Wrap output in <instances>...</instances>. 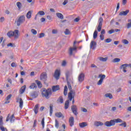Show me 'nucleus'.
<instances>
[{
  "instance_id": "1",
  "label": "nucleus",
  "mask_w": 131,
  "mask_h": 131,
  "mask_svg": "<svg viewBox=\"0 0 131 131\" xmlns=\"http://www.w3.org/2000/svg\"><path fill=\"white\" fill-rule=\"evenodd\" d=\"M122 120L121 119H115L113 120H111L110 121H107L104 123V125L107 126V127H111V126H114L115 123H121L122 122Z\"/></svg>"
},
{
  "instance_id": "2",
  "label": "nucleus",
  "mask_w": 131,
  "mask_h": 131,
  "mask_svg": "<svg viewBox=\"0 0 131 131\" xmlns=\"http://www.w3.org/2000/svg\"><path fill=\"white\" fill-rule=\"evenodd\" d=\"M68 86L69 90H70V92L68 94V99L70 101H72V99H73L75 96V91L72 90L71 84H70V82H68Z\"/></svg>"
},
{
  "instance_id": "3",
  "label": "nucleus",
  "mask_w": 131,
  "mask_h": 131,
  "mask_svg": "<svg viewBox=\"0 0 131 131\" xmlns=\"http://www.w3.org/2000/svg\"><path fill=\"white\" fill-rule=\"evenodd\" d=\"M41 95L42 97H45L46 99H49V98L52 96V90L51 89H43Z\"/></svg>"
},
{
  "instance_id": "4",
  "label": "nucleus",
  "mask_w": 131,
  "mask_h": 131,
  "mask_svg": "<svg viewBox=\"0 0 131 131\" xmlns=\"http://www.w3.org/2000/svg\"><path fill=\"white\" fill-rule=\"evenodd\" d=\"M25 22V16L21 15L19 16L17 20L16 21L17 26H20L22 23Z\"/></svg>"
},
{
  "instance_id": "5",
  "label": "nucleus",
  "mask_w": 131,
  "mask_h": 131,
  "mask_svg": "<svg viewBox=\"0 0 131 131\" xmlns=\"http://www.w3.org/2000/svg\"><path fill=\"white\" fill-rule=\"evenodd\" d=\"M61 76V70L60 69H56L54 72V77L58 80L60 78V76Z\"/></svg>"
},
{
  "instance_id": "6",
  "label": "nucleus",
  "mask_w": 131,
  "mask_h": 131,
  "mask_svg": "<svg viewBox=\"0 0 131 131\" xmlns=\"http://www.w3.org/2000/svg\"><path fill=\"white\" fill-rule=\"evenodd\" d=\"M40 80L43 81V82H46L47 81V79H48V75H47V73H42L40 76Z\"/></svg>"
},
{
  "instance_id": "7",
  "label": "nucleus",
  "mask_w": 131,
  "mask_h": 131,
  "mask_svg": "<svg viewBox=\"0 0 131 131\" xmlns=\"http://www.w3.org/2000/svg\"><path fill=\"white\" fill-rule=\"evenodd\" d=\"M103 22H104V19H103V18L100 17L99 19V25L97 27V31H98V32H100V31L102 30V25Z\"/></svg>"
},
{
  "instance_id": "8",
  "label": "nucleus",
  "mask_w": 131,
  "mask_h": 131,
  "mask_svg": "<svg viewBox=\"0 0 131 131\" xmlns=\"http://www.w3.org/2000/svg\"><path fill=\"white\" fill-rule=\"evenodd\" d=\"M76 41H74L73 46L74 48H70L69 49V55L71 56L73 54V51H76L77 50V47L75 46L76 44Z\"/></svg>"
},
{
  "instance_id": "9",
  "label": "nucleus",
  "mask_w": 131,
  "mask_h": 131,
  "mask_svg": "<svg viewBox=\"0 0 131 131\" xmlns=\"http://www.w3.org/2000/svg\"><path fill=\"white\" fill-rule=\"evenodd\" d=\"M71 110L74 115L77 116V114H78V113L77 112V106L75 105H72Z\"/></svg>"
},
{
  "instance_id": "10",
  "label": "nucleus",
  "mask_w": 131,
  "mask_h": 131,
  "mask_svg": "<svg viewBox=\"0 0 131 131\" xmlns=\"http://www.w3.org/2000/svg\"><path fill=\"white\" fill-rule=\"evenodd\" d=\"M16 100V103H19V108H20V109H22V108H23V100H22V98H17Z\"/></svg>"
},
{
  "instance_id": "11",
  "label": "nucleus",
  "mask_w": 131,
  "mask_h": 131,
  "mask_svg": "<svg viewBox=\"0 0 131 131\" xmlns=\"http://www.w3.org/2000/svg\"><path fill=\"white\" fill-rule=\"evenodd\" d=\"M78 80L79 82H82L84 80V74L81 73L78 77Z\"/></svg>"
},
{
  "instance_id": "12",
  "label": "nucleus",
  "mask_w": 131,
  "mask_h": 131,
  "mask_svg": "<svg viewBox=\"0 0 131 131\" xmlns=\"http://www.w3.org/2000/svg\"><path fill=\"white\" fill-rule=\"evenodd\" d=\"M96 48H97V42L95 41H91L90 43V49L95 50Z\"/></svg>"
},
{
  "instance_id": "13",
  "label": "nucleus",
  "mask_w": 131,
  "mask_h": 131,
  "mask_svg": "<svg viewBox=\"0 0 131 131\" xmlns=\"http://www.w3.org/2000/svg\"><path fill=\"white\" fill-rule=\"evenodd\" d=\"M127 67H128V64L127 63H125V64H122L120 67V69H123V71L124 73H126V68Z\"/></svg>"
},
{
  "instance_id": "14",
  "label": "nucleus",
  "mask_w": 131,
  "mask_h": 131,
  "mask_svg": "<svg viewBox=\"0 0 131 131\" xmlns=\"http://www.w3.org/2000/svg\"><path fill=\"white\" fill-rule=\"evenodd\" d=\"M69 122L70 126H73L74 125V117H71L69 119Z\"/></svg>"
},
{
  "instance_id": "15",
  "label": "nucleus",
  "mask_w": 131,
  "mask_h": 131,
  "mask_svg": "<svg viewBox=\"0 0 131 131\" xmlns=\"http://www.w3.org/2000/svg\"><path fill=\"white\" fill-rule=\"evenodd\" d=\"M52 92H55L57 91H60V86L58 85H53L52 87Z\"/></svg>"
},
{
  "instance_id": "16",
  "label": "nucleus",
  "mask_w": 131,
  "mask_h": 131,
  "mask_svg": "<svg viewBox=\"0 0 131 131\" xmlns=\"http://www.w3.org/2000/svg\"><path fill=\"white\" fill-rule=\"evenodd\" d=\"M129 13V10L127 9L125 11H121L119 13V16H126Z\"/></svg>"
},
{
  "instance_id": "17",
  "label": "nucleus",
  "mask_w": 131,
  "mask_h": 131,
  "mask_svg": "<svg viewBox=\"0 0 131 131\" xmlns=\"http://www.w3.org/2000/svg\"><path fill=\"white\" fill-rule=\"evenodd\" d=\"M55 116L56 117L58 118H64V116H63V114L61 112H57L55 114Z\"/></svg>"
},
{
  "instance_id": "18",
  "label": "nucleus",
  "mask_w": 131,
  "mask_h": 131,
  "mask_svg": "<svg viewBox=\"0 0 131 131\" xmlns=\"http://www.w3.org/2000/svg\"><path fill=\"white\" fill-rule=\"evenodd\" d=\"M79 125L81 128H83V127H85V126H88V122H83L82 123H79Z\"/></svg>"
},
{
  "instance_id": "19",
  "label": "nucleus",
  "mask_w": 131,
  "mask_h": 131,
  "mask_svg": "<svg viewBox=\"0 0 131 131\" xmlns=\"http://www.w3.org/2000/svg\"><path fill=\"white\" fill-rule=\"evenodd\" d=\"M14 34L13 36H14L15 39H17V38H18L19 36V30H14Z\"/></svg>"
},
{
  "instance_id": "20",
  "label": "nucleus",
  "mask_w": 131,
  "mask_h": 131,
  "mask_svg": "<svg viewBox=\"0 0 131 131\" xmlns=\"http://www.w3.org/2000/svg\"><path fill=\"white\" fill-rule=\"evenodd\" d=\"M94 125L95 126H102L104 125V123L101 121H95L94 122Z\"/></svg>"
},
{
  "instance_id": "21",
  "label": "nucleus",
  "mask_w": 131,
  "mask_h": 131,
  "mask_svg": "<svg viewBox=\"0 0 131 131\" xmlns=\"http://www.w3.org/2000/svg\"><path fill=\"white\" fill-rule=\"evenodd\" d=\"M11 98H12V94H9L6 97V101L5 102V104H9L10 100H11Z\"/></svg>"
},
{
  "instance_id": "22",
  "label": "nucleus",
  "mask_w": 131,
  "mask_h": 131,
  "mask_svg": "<svg viewBox=\"0 0 131 131\" xmlns=\"http://www.w3.org/2000/svg\"><path fill=\"white\" fill-rule=\"evenodd\" d=\"M38 109H39V105L38 104H37L35 105V107H34V112L35 114H37L38 113Z\"/></svg>"
},
{
  "instance_id": "23",
  "label": "nucleus",
  "mask_w": 131,
  "mask_h": 131,
  "mask_svg": "<svg viewBox=\"0 0 131 131\" xmlns=\"http://www.w3.org/2000/svg\"><path fill=\"white\" fill-rule=\"evenodd\" d=\"M31 96L32 98H37V97L38 96V94L36 92H34L31 93Z\"/></svg>"
},
{
  "instance_id": "24",
  "label": "nucleus",
  "mask_w": 131,
  "mask_h": 131,
  "mask_svg": "<svg viewBox=\"0 0 131 131\" xmlns=\"http://www.w3.org/2000/svg\"><path fill=\"white\" fill-rule=\"evenodd\" d=\"M25 90H26V85L23 86L19 90V93L22 94L25 92Z\"/></svg>"
},
{
  "instance_id": "25",
  "label": "nucleus",
  "mask_w": 131,
  "mask_h": 131,
  "mask_svg": "<svg viewBox=\"0 0 131 131\" xmlns=\"http://www.w3.org/2000/svg\"><path fill=\"white\" fill-rule=\"evenodd\" d=\"M69 101H70L69 99L66 101L64 103V109L67 110L68 108H69Z\"/></svg>"
},
{
  "instance_id": "26",
  "label": "nucleus",
  "mask_w": 131,
  "mask_h": 131,
  "mask_svg": "<svg viewBox=\"0 0 131 131\" xmlns=\"http://www.w3.org/2000/svg\"><path fill=\"white\" fill-rule=\"evenodd\" d=\"M56 16L59 18V19H61V20H63L64 19V16H63V14L61 13H56Z\"/></svg>"
},
{
  "instance_id": "27",
  "label": "nucleus",
  "mask_w": 131,
  "mask_h": 131,
  "mask_svg": "<svg viewBox=\"0 0 131 131\" xmlns=\"http://www.w3.org/2000/svg\"><path fill=\"white\" fill-rule=\"evenodd\" d=\"M14 34H15V33H14V32L12 31H10L7 33V35L9 37H13Z\"/></svg>"
},
{
  "instance_id": "28",
  "label": "nucleus",
  "mask_w": 131,
  "mask_h": 131,
  "mask_svg": "<svg viewBox=\"0 0 131 131\" xmlns=\"http://www.w3.org/2000/svg\"><path fill=\"white\" fill-rule=\"evenodd\" d=\"M36 88H37V86L36 85V84L34 83H32L29 86L30 90H34V89H36Z\"/></svg>"
},
{
  "instance_id": "29",
  "label": "nucleus",
  "mask_w": 131,
  "mask_h": 131,
  "mask_svg": "<svg viewBox=\"0 0 131 131\" xmlns=\"http://www.w3.org/2000/svg\"><path fill=\"white\" fill-rule=\"evenodd\" d=\"M68 93V88L67 87V85H65L64 88V91H63L64 96H67Z\"/></svg>"
},
{
  "instance_id": "30",
  "label": "nucleus",
  "mask_w": 131,
  "mask_h": 131,
  "mask_svg": "<svg viewBox=\"0 0 131 131\" xmlns=\"http://www.w3.org/2000/svg\"><path fill=\"white\" fill-rule=\"evenodd\" d=\"M31 15H32V11H29L26 15L27 19H30L31 18Z\"/></svg>"
},
{
  "instance_id": "31",
  "label": "nucleus",
  "mask_w": 131,
  "mask_h": 131,
  "mask_svg": "<svg viewBox=\"0 0 131 131\" xmlns=\"http://www.w3.org/2000/svg\"><path fill=\"white\" fill-rule=\"evenodd\" d=\"M36 83H37L38 87L39 88V89H41V88H42V84H41V82L40 81H38V80H35Z\"/></svg>"
},
{
  "instance_id": "32",
  "label": "nucleus",
  "mask_w": 131,
  "mask_h": 131,
  "mask_svg": "<svg viewBox=\"0 0 131 131\" xmlns=\"http://www.w3.org/2000/svg\"><path fill=\"white\" fill-rule=\"evenodd\" d=\"M45 11H39V12H38L37 14H36V16H45Z\"/></svg>"
},
{
  "instance_id": "33",
  "label": "nucleus",
  "mask_w": 131,
  "mask_h": 131,
  "mask_svg": "<svg viewBox=\"0 0 131 131\" xmlns=\"http://www.w3.org/2000/svg\"><path fill=\"white\" fill-rule=\"evenodd\" d=\"M16 6L17 7L18 10H21L22 8V4L20 2H18L16 3Z\"/></svg>"
},
{
  "instance_id": "34",
  "label": "nucleus",
  "mask_w": 131,
  "mask_h": 131,
  "mask_svg": "<svg viewBox=\"0 0 131 131\" xmlns=\"http://www.w3.org/2000/svg\"><path fill=\"white\" fill-rule=\"evenodd\" d=\"M10 120L11 123H13L15 121V115L14 114H12L10 117Z\"/></svg>"
},
{
  "instance_id": "35",
  "label": "nucleus",
  "mask_w": 131,
  "mask_h": 131,
  "mask_svg": "<svg viewBox=\"0 0 131 131\" xmlns=\"http://www.w3.org/2000/svg\"><path fill=\"white\" fill-rule=\"evenodd\" d=\"M58 103H60V104H62L63 102V97L60 96L57 100Z\"/></svg>"
},
{
  "instance_id": "36",
  "label": "nucleus",
  "mask_w": 131,
  "mask_h": 131,
  "mask_svg": "<svg viewBox=\"0 0 131 131\" xmlns=\"http://www.w3.org/2000/svg\"><path fill=\"white\" fill-rule=\"evenodd\" d=\"M105 97L106 98H109V99H113V96H112V94L111 93H107L105 95Z\"/></svg>"
},
{
  "instance_id": "37",
  "label": "nucleus",
  "mask_w": 131,
  "mask_h": 131,
  "mask_svg": "<svg viewBox=\"0 0 131 131\" xmlns=\"http://www.w3.org/2000/svg\"><path fill=\"white\" fill-rule=\"evenodd\" d=\"M98 37V31L97 30H95L93 33V38L94 39H96Z\"/></svg>"
},
{
  "instance_id": "38",
  "label": "nucleus",
  "mask_w": 131,
  "mask_h": 131,
  "mask_svg": "<svg viewBox=\"0 0 131 131\" xmlns=\"http://www.w3.org/2000/svg\"><path fill=\"white\" fill-rule=\"evenodd\" d=\"M53 114V105H50V116H52Z\"/></svg>"
},
{
  "instance_id": "39",
  "label": "nucleus",
  "mask_w": 131,
  "mask_h": 131,
  "mask_svg": "<svg viewBox=\"0 0 131 131\" xmlns=\"http://www.w3.org/2000/svg\"><path fill=\"white\" fill-rule=\"evenodd\" d=\"M99 60L100 61H102V62H106V61H107V60H108V57L104 58V57H100Z\"/></svg>"
},
{
  "instance_id": "40",
  "label": "nucleus",
  "mask_w": 131,
  "mask_h": 131,
  "mask_svg": "<svg viewBox=\"0 0 131 131\" xmlns=\"http://www.w3.org/2000/svg\"><path fill=\"white\" fill-rule=\"evenodd\" d=\"M118 62H120V58H116L113 60V63H118Z\"/></svg>"
},
{
  "instance_id": "41",
  "label": "nucleus",
  "mask_w": 131,
  "mask_h": 131,
  "mask_svg": "<svg viewBox=\"0 0 131 131\" xmlns=\"http://www.w3.org/2000/svg\"><path fill=\"white\" fill-rule=\"evenodd\" d=\"M4 122L3 121V116H0V127L3 126Z\"/></svg>"
},
{
  "instance_id": "42",
  "label": "nucleus",
  "mask_w": 131,
  "mask_h": 131,
  "mask_svg": "<svg viewBox=\"0 0 131 131\" xmlns=\"http://www.w3.org/2000/svg\"><path fill=\"white\" fill-rule=\"evenodd\" d=\"M122 42L124 45H127L129 42H128V40H127V39H123L122 40Z\"/></svg>"
},
{
  "instance_id": "43",
  "label": "nucleus",
  "mask_w": 131,
  "mask_h": 131,
  "mask_svg": "<svg viewBox=\"0 0 131 131\" xmlns=\"http://www.w3.org/2000/svg\"><path fill=\"white\" fill-rule=\"evenodd\" d=\"M55 127L56 128H59V121H58L57 120H55Z\"/></svg>"
},
{
  "instance_id": "44",
  "label": "nucleus",
  "mask_w": 131,
  "mask_h": 131,
  "mask_svg": "<svg viewBox=\"0 0 131 131\" xmlns=\"http://www.w3.org/2000/svg\"><path fill=\"white\" fill-rule=\"evenodd\" d=\"M70 31H69V30L68 29H66V31L64 32V34H66V35H69V34H70Z\"/></svg>"
},
{
  "instance_id": "45",
  "label": "nucleus",
  "mask_w": 131,
  "mask_h": 131,
  "mask_svg": "<svg viewBox=\"0 0 131 131\" xmlns=\"http://www.w3.org/2000/svg\"><path fill=\"white\" fill-rule=\"evenodd\" d=\"M99 77H100V79H102V80H104L105 77H106V75L100 74L99 75Z\"/></svg>"
},
{
  "instance_id": "46",
  "label": "nucleus",
  "mask_w": 131,
  "mask_h": 131,
  "mask_svg": "<svg viewBox=\"0 0 131 131\" xmlns=\"http://www.w3.org/2000/svg\"><path fill=\"white\" fill-rule=\"evenodd\" d=\"M120 126H123V127H126V122H124L119 125Z\"/></svg>"
},
{
  "instance_id": "47",
  "label": "nucleus",
  "mask_w": 131,
  "mask_h": 131,
  "mask_svg": "<svg viewBox=\"0 0 131 131\" xmlns=\"http://www.w3.org/2000/svg\"><path fill=\"white\" fill-rule=\"evenodd\" d=\"M0 129L2 130V131H8V129H7L6 128H5L3 126H1L0 127Z\"/></svg>"
},
{
  "instance_id": "48",
  "label": "nucleus",
  "mask_w": 131,
  "mask_h": 131,
  "mask_svg": "<svg viewBox=\"0 0 131 131\" xmlns=\"http://www.w3.org/2000/svg\"><path fill=\"white\" fill-rule=\"evenodd\" d=\"M31 32L32 33H33V34H34V35H36L37 33V32L36 31V30H35V29H32L31 30Z\"/></svg>"
},
{
  "instance_id": "49",
  "label": "nucleus",
  "mask_w": 131,
  "mask_h": 131,
  "mask_svg": "<svg viewBox=\"0 0 131 131\" xmlns=\"http://www.w3.org/2000/svg\"><path fill=\"white\" fill-rule=\"evenodd\" d=\"M67 64V62H66V60H63L62 63H61V66H63V67H65Z\"/></svg>"
},
{
  "instance_id": "50",
  "label": "nucleus",
  "mask_w": 131,
  "mask_h": 131,
  "mask_svg": "<svg viewBox=\"0 0 131 131\" xmlns=\"http://www.w3.org/2000/svg\"><path fill=\"white\" fill-rule=\"evenodd\" d=\"M103 83V80L102 79H100V80L98 81V82L97 83L98 85H101Z\"/></svg>"
},
{
  "instance_id": "51",
  "label": "nucleus",
  "mask_w": 131,
  "mask_h": 131,
  "mask_svg": "<svg viewBox=\"0 0 131 131\" xmlns=\"http://www.w3.org/2000/svg\"><path fill=\"white\" fill-rule=\"evenodd\" d=\"M114 32H115V31H114L113 29L110 30L107 32L108 34H112V33H114Z\"/></svg>"
},
{
  "instance_id": "52",
  "label": "nucleus",
  "mask_w": 131,
  "mask_h": 131,
  "mask_svg": "<svg viewBox=\"0 0 131 131\" xmlns=\"http://www.w3.org/2000/svg\"><path fill=\"white\" fill-rule=\"evenodd\" d=\"M100 40H104L105 37L104 36V35L100 34L99 36Z\"/></svg>"
},
{
  "instance_id": "53",
  "label": "nucleus",
  "mask_w": 131,
  "mask_h": 131,
  "mask_svg": "<svg viewBox=\"0 0 131 131\" xmlns=\"http://www.w3.org/2000/svg\"><path fill=\"white\" fill-rule=\"evenodd\" d=\"M122 3L123 6H125L127 3V0H122Z\"/></svg>"
},
{
  "instance_id": "54",
  "label": "nucleus",
  "mask_w": 131,
  "mask_h": 131,
  "mask_svg": "<svg viewBox=\"0 0 131 131\" xmlns=\"http://www.w3.org/2000/svg\"><path fill=\"white\" fill-rule=\"evenodd\" d=\"M69 75H70L69 72H67L66 73V76L67 80H68V79L69 78Z\"/></svg>"
},
{
  "instance_id": "55",
  "label": "nucleus",
  "mask_w": 131,
  "mask_h": 131,
  "mask_svg": "<svg viewBox=\"0 0 131 131\" xmlns=\"http://www.w3.org/2000/svg\"><path fill=\"white\" fill-rule=\"evenodd\" d=\"M81 111H82V112H84V113L88 112V110H86V108L84 107H81Z\"/></svg>"
},
{
  "instance_id": "56",
  "label": "nucleus",
  "mask_w": 131,
  "mask_h": 131,
  "mask_svg": "<svg viewBox=\"0 0 131 131\" xmlns=\"http://www.w3.org/2000/svg\"><path fill=\"white\" fill-rule=\"evenodd\" d=\"M42 37H45V33H41L39 34V38H41Z\"/></svg>"
},
{
  "instance_id": "57",
  "label": "nucleus",
  "mask_w": 131,
  "mask_h": 131,
  "mask_svg": "<svg viewBox=\"0 0 131 131\" xmlns=\"http://www.w3.org/2000/svg\"><path fill=\"white\" fill-rule=\"evenodd\" d=\"M112 41V39L111 38H107L105 40V42H107V43H109V42H111Z\"/></svg>"
},
{
  "instance_id": "58",
  "label": "nucleus",
  "mask_w": 131,
  "mask_h": 131,
  "mask_svg": "<svg viewBox=\"0 0 131 131\" xmlns=\"http://www.w3.org/2000/svg\"><path fill=\"white\" fill-rule=\"evenodd\" d=\"M41 124L43 128L45 127V118H43L41 121Z\"/></svg>"
},
{
  "instance_id": "59",
  "label": "nucleus",
  "mask_w": 131,
  "mask_h": 131,
  "mask_svg": "<svg viewBox=\"0 0 131 131\" xmlns=\"http://www.w3.org/2000/svg\"><path fill=\"white\" fill-rule=\"evenodd\" d=\"M11 67H17V64H16V63H15V62H12L11 64Z\"/></svg>"
},
{
  "instance_id": "60",
  "label": "nucleus",
  "mask_w": 131,
  "mask_h": 131,
  "mask_svg": "<svg viewBox=\"0 0 131 131\" xmlns=\"http://www.w3.org/2000/svg\"><path fill=\"white\" fill-rule=\"evenodd\" d=\"M120 6V4L119 3H118L117 5L116 12H117V11H118V10H119Z\"/></svg>"
},
{
  "instance_id": "61",
  "label": "nucleus",
  "mask_w": 131,
  "mask_h": 131,
  "mask_svg": "<svg viewBox=\"0 0 131 131\" xmlns=\"http://www.w3.org/2000/svg\"><path fill=\"white\" fill-rule=\"evenodd\" d=\"M67 3H68V0H64L63 3H62V5L63 6H66V5L67 4Z\"/></svg>"
},
{
  "instance_id": "62",
  "label": "nucleus",
  "mask_w": 131,
  "mask_h": 131,
  "mask_svg": "<svg viewBox=\"0 0 131 131\" xmlns=\"http://www.w3.org/2000/svg\"><path fill=\"white\" fill-rule=\"evenodd\" d=\"M7 47H11V48L14 47V45L12 43H9L7 44Z\"/></svg>"
},
{
  "instance_id": "63",
  "label": "nucleus",
  "mask_w": 131,
  "mask_h": 131,
  "mask_svg": "<svg viewBox=\"0 0 131 131\" xmlns=\"http://www.w3.org/2000/svg\"><path fill=\"white\" fill-rule=\"evenodd\" d=\"M105 33H106V32L105 31V30L104 29H102L101 32V34H102V35H104V34H105Z\"/></svg>"
},
{
  "instance_id": "64",
  "label": "nucleus",
  "mask_w": 131,
  "mask_h": 131,
  "mask_svg": "<svg viewBox=\"0 0 131 131\" xmlns=\"http://www.w3.org/2000/svg\"><path fill=\"white\" fill-rule=\"evenodd\" d=\"M130 27H131V24H130V23H128L127 24V29H129V28H130Z\"/></svg>"
}]
</instances>
